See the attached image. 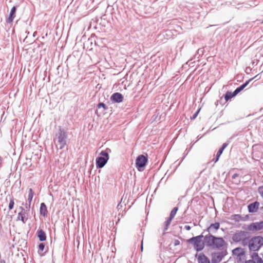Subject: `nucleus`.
I'll return each instance as SVG.
<instances>
[{"mask_svg": "<svg viewBox=\"0 0 263 263\" xmlns=\"http://www.w3.org/2000/svg\"><path fill=\"white\" fill-rule=\"evenodd\" d=\"M205 245L213 249H221L224 247L226 242L222 237H215L212 234L204 236Z\"/></svg>", "mask_w": 263, "mask_h": 263, "instance_id": "f257e3e1", "label": "nucleus"}, {"mask_svg": "<svg viewBox=\"0 0 263 263\" xmlns=\"http://www.w3.org/2000/svg\"><path fill=\"white\" fill-rule=\"evenodd\" d=\"M263 246V237L257 236L252 237L248 242V248L251 251H258Z\"/></svg>", "mask_w": 263, "mask_h": 263, "instance_id": "f03ea898", "label": "nucleus"}, {"mask_svg": "<svg viewBox=\"0 0 263 263\" xmlns=\"http://www.w3.org/2000/svg\"><path fill=\"white\" fill-rule=\"evenodd\" d=\"M203 236L200 235L196 237H193L187 240L189 243L193 245L194 248L197 251H200L203 249L205 245L204 240H203Z\"/></svg>", "mask_w": 263, "mask_h": 263, "instance_id": "7ed1b4c3", "label": "nucleus"}, {"mask_svg": "<svg viewBox=\"0 0 263 263\" xmlns=\"http://www.w3.org/2000/svg\"><path fill=\"white\" fill-rule=\"evenodd\" d=\"M100 155L96 159V166L97 168H102L109 159V154L107 150L102 151Z\"/></svg>", "mask_w": 263, "mask_h": 263, "instance_id": "20e7f679", "label": "nucleus"}, {"mask_svg": "<svg viewBox=\"0 0 263 263\" xmlns=\"http://www.w3.org/2000/svg\"><path fill=\"white\" fill-rule=\"evenodd\" d=\"M233 254L236 257L238 262H244L246 260V251L244 249L241 248H236L233 250Z\"/></svg>", "mask_w": 263, "mask_h": 263, "instance_id": "39448f33", "label": "nucleus"}, {"mask_svg": "<svg viewBox=\"0 0 263 263\" xmlns=\"http://www.w3.org/2000/svg\"><path fill=\"white\" fill-rule=\"evenodd\" d=\"M147 161V156L140 155L137 157L136 160V165L139 171H143V168L146 164Z\"/></svg>", "mask_w": 263, "mask_h": 263, "instance_id": "423d86ee", "label": "nucleus"}, {"mask_svg": "<svg viewBox=\"0 0 263 263\" xmlns=\"http://www.w3.org/2000/svg\"><path fill=\"white\" fill-rule=\"evenodd\" d=\"M252 79H250L248 81L246 82V83L241 85L240 86L237 88L233 93L231 92L227 91L225 95V100L226 101H228L229 99L235 96L237 94H238L241 90H242L248 85V84L249 83L250 81Z\"/></svg>", "mask_w": 263, "mask_h": 263, "instance_id": "0eeeda50", "label": "nucleus"}, {"mask_svg": "<svg viewBox=\"0 0 263 263\" xmlns=\"http://www.w3.org/2000/svg\"><path fill=\"white\" fill-rule=\"evenodd\" d=\"M66 133L65 130L60 129L59 135L58 138V145L60 149L63 148L66 145Z\"/></svg>", "mask_w": 263, "mask_h": 263, "instance_id": "6e6552de", "label": "nucleus"}, {"mask_svg": "<svg viewBox=\"0 0 263 263\" xmlns=\"http://www.w3.org/2000/svg\"><path fill=\"white\" fill-rule=\"evenodd\" d=\"M245 263H263V261L258 253L253 252L251 254V259L246 260Z\"/></svg>", "mask_w": 263, "mask_h": 263, "instance_id": "1a4fd4ad", "label": "nucleus"}, {"mask_svg": "<svg viewBox=\"0 0 263 263\" xmlns=\"http://www.w3.org/2000/svg\"><path fill=\"white\" fill-rule=\"evenodd\" d=\"M178 210V208L177 207H175L171 211L169 218H168V219L164 222V231L167 230L169 226L170 225L172 222V219L174 218Z\"/></svg>", "mask_w": 263, "mask_h": 263, "instance_id": "9d476101", "label": "nucleus"}, {"mask_svg": "<svg viewBox=\"0 0 263 263\" xmlns=\"http://www.w3.org/2000/svg\"><path fill=\"white\" fill-rule=\"evenodd\" d=\"M246 238V233L243 231H240L234 234L233 236L232 239L235 242H239L243 241Z\"/></svg>", "mask_w": 263, "mask_h": 263, "instance_id": "9b49d317", "label": "nucleus"}, {"mask_svg": "<svg viewBox=\"0 0 263 263\" xmlns=\"http://www.w3.org/2000/svg\"><path fill=\"white\" fill-rule=\"evenodd\" d=\"M110 99L115 102L120 103L123 101V97L121 93L116 92L111 95Z\"/></svg>", "mask_w": 263, "mask_h": 263, "instance_id": "f8f14e48", "label": "nucleus"}, {"mask_svg": "<svg viewBox=\"0 0 263 263\" xmlns=\"http://www.w3.org/2000/svg\"><path fill=\"white\" fill-rule=\"evenodd\" d=\"M220 227V223L219 222H215L212 223L207 228V231L209 233H215L216 232Z\"/></svg>", "mask_w": 263, "mask_h": 263, "instance_id": "ddd939ff", "label": "nucleus"}, {"mask_svg": "<svg viewBox=\"0 0 263 263\" xmlns=\"http://www.w3.org/2000/svg\"><path fill=\"white\" fill-rule=\"evenodd\" d=\"M259 205V202L256 201L254 203L250 204L248 206V210L249 212L254 213L257 212L258 209Z\"/></svg>", "mask_w": 263, "mask_h": 263, "instance_id": "4468645a", "label": "nucleus"}, {"mask_svg": "<svg viewBox=\"0 0 263 263\" xmlns=\"http://www.w3.org/2000/svg\"><path fill=\"white\" fill-rule=\"evenodd\" d=\"M16 8L15 6L13 7L10 11L9 17L7 20L8 23H11L14 17H15Z\"/></svg>", "mask_w": 263, "mask_h": 263, "instance_id": "2eb2a0df", "label": "nucleus"}, {"mask_svg": "<svg viewBox=\"0 0 263 263\" xmlns=\"http://www.w3.org/2000/svg\"><path fill=\"white\" fill-rule=\"evenodd\" d=\"M197 259L198 263H210L209 259L203 253L199 255Z\"/></svg>", "mask_w": 263, "mask_h": 263, "instance_id": "dca6fc26", "label": "nucleus"}, {"mask_svg": "<svg viewBox=\"0 0 263 263\" xmlns=\"http://www.w3.org/2000/svg\"><path fill=\"white\" fill-rule=\"evenodd\" d=\"M250 227L251 230H260L263 229V221L253 223Z\"/></svg>", "mask_w": 263, "mask_h": 263, "instance_id": "f3484780", "label": "nucleus"}, {"mask_svg": "<svg viewBox=\"0 0 263 263\" xmlns=\"http://www.w3.org/2000/svg\"><path fill=\"white\" fill-rule=\"evenodd\" d=\"M223 255L220 253H214L212 257V261L215 262H219L222 260Z\"/></svg>", "mask_w": 263, "mask_h": 263, "instance_id": "a211bd4d", "label": "nucleus"}, {"mask_svg": "<svg viewBox=\"0 0 263 263\" xmlns=\"http://www.w3.org/2000/svg\"><path fill=\"white\" fill-rule=\"evenodd\" d=\"M40 212L41 215H43V216L45 217L47 216L48 213V211L47 209L46 205L44 203H42L41 204L40 209Z\"/></svg>", "mask_w": 263, "mask_h": 263, "instance_id": "6ab92c4d", "label": "nucleus"}, {"mask_svg": "<svg viewBox=\"0 0 263 263\" xmlns=\"http://www.w3.org/2000/svg\"><path fill=\"white\" fill-rule=\"evenodd\" d=\"M228 143H224L222 144V146L221 147V148H220L219 149V150L218 151L217 154V157H216V159L214 160V162H216L218 161L219 160V158L220 156V155L222 154L223 150L226 148V147L228 146Z\"/></svg>", "mask_w": 263, "mask_h": 263, "instance_id": "aec40b11", "label": "nucleus"}, {"mask_svg": "<svg viewBox=\"0 0 263 263\" xmlns=\"http://www.w3.org/2000/svg\"><path fill=\"white\" fill-rule=\"evenodd\" d=\"M25 212L24 211V210L23 209L21 212L18 213L17 215V219L21 220L23 223H25L26 221V219L25 218Z\"/></svg>", "mask_w": 263, "mask_h": 263, "instance_id": "412c9836", "label": "nucleus"}, {"mask_svg": "<svg viewBox=\"0 0 263 263\" xmlns=\"http://www.w3.org/2000/svg\"><path fill=\"white\" fill-rule=\"evenodd\" d=\"M37 237L40 241H44L46 239V234L42 230H38L37 232Z\"/></svg>", "mask_w": 263, "mask_h": 263, "instance_id": "4be33fe9", "label": "nucleus"}, {"mask_svg": "<svg viewBox=\"0 0 263 263\" xmlns=\"http://www.w3.org/2000/svg\"><path fill=\"white\" fill-rule=\"evenodd\" d=\"M34 195V192L32 189L30 188L29 189V193L28 195V201L29 203V207H30V205L32 200V198Z\"/></svg>", "mask_w": 263, "mask_h": 263, "instance_id": "5701e85b", "label": "nucleus"}, {"mask_svg": "<svg viewBox=\"0 0 263 263\" xmlns=\"http://www.w3.org/2000/svg\"><path fill=\"white\" fill-rule=\"evenodd\" d=\"M97 107L98 109H100L101 108H103V111H105L107 109V107L106 106V105L103 103H100L98 104Z\"/></svg>", "mask_w": 263, "mask_h": 263, "instance_id": "b1692460", "label": "nucleus"}, {"mask_svg": "<svg viewBox=\"0 0 263 263\" xmlns=\"http://www.w3.org/2000/svg\"><path fill=\"white\" fill-rule=\"evenodd\" d=\"M14 199L13 198H11L10 200V202H9V209L10 210H12L14 206Z\"/></svg>", "mask_w": 263, "mask_h": 263, "instance_id": "393cba45", "label": "nucleus"}, {"mask_svg": "<svg viewBox=\"0 0 263 263\" xmlns=\"http://www.w3.org/2000/svg\"><path fill=\"white\" fill-rule=\"evenodd\" d=\"M45 248V245L43 243H41L39 245V251L42 252Z\"/></svg>", "mask_w": 263, "mask_h": 263, "instance_id": "a878e982", "label": "nucleus"}, {"mask_svg": "<svg viewBox=\"0 0 263 263\" xmlns=\"http://www.w3.org/2000/svg\"><path fill=\"white\" fill-rule=\"evenodd\" d=\"M200 110V108H199V109H198V110H197V111L194 114V115L192 117H191V120H194V119H195L197 117V115H198V114H199V112Z\"/></svg>", "mask_w": 263, "mask_h": 263, "instance_id": "bb28decb", "label": "nucleus"}, {"mask_svg": "<svg viewBox=\"0 0 263 263\" xmlns=\"http://www.w3.org/2000/svg\"><path fill=\"white\" fill-rule=\"evenodd\" d=\"M258 192L260 195L263 198V186H260L258 188Z\"/></svg>", "mask_w": 263, "mask_h": 263, "instance_id": "cd10ccee", "label": "nucleus"}, {"mask_svg": "<svg viewBox=\"0 0 263 263\" xmlns=\"http://www.w3.org/2000/svg\"><path fill=\"white\" fill-rule=\"evenodd\" d=\"M180 241L178 239H175L174 240L173 244L175 246H177L179 245H180Z\"/></svg>", "mask_w": 263, "mask_h": 263, "instance_id": "c85d7f7f", "label": "nucleus"}, {"mask_svg": "<svg viewBox=\"0 0 263 263\" xmlns=\"http://www.w3.org/2000/svg\"><path fill=\"white\" fill-rule=\"evenodd\" d=\"M184 228L187 231H189L191 229V228L190 226H185Z\"/></svg>", "mask_w": 263, "mask_h": 263, "instance_id": "c756f323", "label": "nucleus"}, {"mask_svg": "<svg viewBox=\"0 0 263 263\" xmlns=\"http://www.w3.org/2000/svg\"><path fill=\"white\" fill-rule=\"evenodd\" d=\"M239 176V174L236 173V174H234L233 176H232V179H235L236 177H238Z\"/></svg>", "mask_w": 263, "mask_h": 263, "instance_id": "7c9ffc66", "label": "nucleus"}, {"mask_svg": "<svg viewBox=\"0 0 263 263\" xmlns=\"http://www.w3.org/2000/svg\"><path fill=\"white\" fill-rule=\"evenodd\" d=\"M3 163V158L1 156H0V167L2 166Z\"/></svg>", "mask_w": 263, "mask_h": 263, "instance_id": "2f4dec72", "label": "nucleus"}, {"mask_svg": "<svg viewBox=\"0 0 263 263\" xmlns=\"http://www.w3.org/2000/svg\"><path fill=\"white\" fill-rule=\"evenodd\" d=\"M143 249V241H142V243H141V250H142Z\"/></svg>", "mask_w": 263, "mask_h": 263, "instance_id": "473e14b6", "label": "nucleus"}, {"mask_svg": "<svg viewBox=\"0 0 263 263\" xmlns=\"http://www.w3.org/2000/svg\"><path fill=\"white\" fill-rule=\"evenodd\" d=\"M96 114H98V110H96Z\"/></svg>", "mask_w": 263, "mask_h": 263, "instance_id": "72a5a7b5", "label": "nucleus"}, {"mask_svg": "<svg viewBox=\"0 0 263 263\" xmlns=\"http://www.w3.org/2000/svg\"><path fill=\"white\" fill-rule=\"evenodd\" d=\"M261 24H263V21L261 22Z\"/></svg>", "mask_w": 263, "mask_h": 263, "instance_id": "f704fd0d", "label": "nucleus"}]
</instances>
